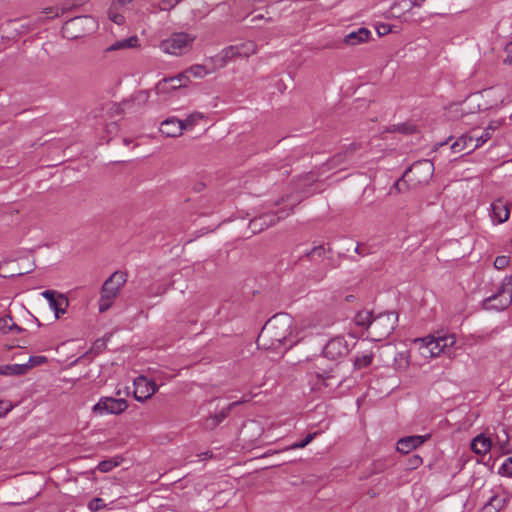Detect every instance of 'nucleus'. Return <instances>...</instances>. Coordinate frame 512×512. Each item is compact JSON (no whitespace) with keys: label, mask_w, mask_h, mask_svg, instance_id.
Masks as SVG:
<instances>
[{"label":"nucleus","mask_w":512,"mask_h":512,"mask_svg":"<svg viewBox=\"0 0 512 512\" xmlns=\"http://www.w3.org/2000/svg\"><path fill=\"white\" fill-rule=\"evenodd\" d=\"M119 6L112 3L111 7L108 10L109 19L117 25H122L125 22V17L118 12Z\"/></svg>","instance_id":"7c9ffc66"},{"label":"nucleus","mask_w":512,"mask_h":512,"mask_svg":"<svg viewBox=\"0 0 512 512\" xmlns=\"http://www.w3.org/2000/svg\"><path fill=\"white\" fill-rule=\"evenodd\" d=\"M46 361V358L43 357V356H32L29 358L28 362L27 363H32L33 364V367L36 366V365H39L41 364L42 362H45Z\"/></svg>","instance_id":"09e8293b"},{"label":"nucleus","mask_w":512,"mask_h":512,"mask_svg":"<svg viewBox=\"0 0 512 512\" xmlns=\"http://www.w3.org/2000/svg\"><path fill=\"white\" fill-rule=\"evenodd\" d=\"M491 217L494 221L501 224L508 220L510 215V207L507 201L497 199L491 204Z\"/></svg>","instance_id":"2eb2a0df"},{"label":"nucleus","mask_w":512,"mask_h":512,"mask_svg":"<svg viewBox=\"0 0 512 512\" xmlns=\"http://www.w3.org/2000/svg\"><path fill=\"white\" fill-rule=\"evenodd\" d=\"M503 505V499L493 496L490 501L483 507V512H498Z\"/></svg>","instance_id":"2f4dec72"},{"label":"nucleus","mask_w":512,"mask_h":512,"mask_svg":"<svg viewBox=\"0 0 512 512\" xmlns=\"http://www.w3.org/2000/svg\"><path fill=\"white\" fill-rule=\"evenodd\" d=\"M126 282L127 274L123 271H115L105 280L100 291L99 312L103 313L112 306Z\"/></svg>","instance_id":"20e7f679"},{"label":"nucleus","mask_w":512,"mask_h":512,"mask_svg":"<svg viewBox=\"0 0 512 512\" xmlns=\"http://www.w3.org/2000/svg\"><path fill=\"white\" fill-rule=\"evenodd\" d=\"M388 30L384 27V29H381V31H378V34H385Z\"/></svg>","instance_id":"680f3d73"},{"label":"nucleus","mask_w":512,"mask_h":512,"mask_svg":"<svg viewBox=\"0 0 512 512\" xmlns=\"http://www.w3.org/2000/svg\"><path fill=\"white\" fill-rule=\"evenodd\" d=\"M322 251H323V248L321 246L315 247V248L312 249V251L309 253V255L310 254H312V255H315V254L321 255Z\"/></svg>","instance_id":"6e6d98bb"},{"label":"nucleus","mask_w":512,"mask_h":512,"mask_svg":"<svg viewBox=\"0 0 512 512\" xmlns=\"http://www.w3.org/2000/svg\"><path fill=\"white\" fill-rule=\"evenodd\" d=\"M388 30L384 27V29H381V31H378V34H385Z\"/></svg>","instance_id":"052dcab7"},{"label":"nucleus","mask_w":512,"mask_h":512,"mask_svg":"<svg viewBox=\"0 0 512 512\" xmlns=\"http://www.w3.org/2000/svg\"><path fill=\"white\" fill-rule=\"evenodd\" d=\"M506 52L508 53L507 59L504 60V63H511L512 60V42H509L505 47Z\"/></svg>","instance_id":"8fccbe9b"},{"label":"nucleus","mask_w":512,"mask_h":512,"mask_svg":"<svg viewBox=\"0 0 512 512\" xmlns=\"http://www.w3.org/2000/svg\"><path fill=\"white\" fill-rule=\"evenodd\" d=\"M194 40L195 37L188 33H174L169 38L162 40L159 47L166 54L178 56L185 53Z\"/></svg>","instance_id":"0eeeda50"},{"label":"nucleus","mask_w":512,"mask_h":512,"mask_svg":"<svg viewBox=\"0 0 512 512\" xmlns=\"http://www.w3.org/2000/svg\"><path fill=\"white\" fill-rule=\"evenodd\" d=\"M408 188H411V186L407 184V181H404V175L393 185V189H395L397 193H401Z\"/></svg>","instance_id":"ea45409f"},{"label":"nucleus","mask_w":512,"mask_h":512,"mask_svg":"<svg viewBox=\"0 0 512 512\" xmlns=\"http://www.w3.org/2000/svg\"><path fill=\"white\" fill-rule=\"evenodd\" d=\"M17 329L21 331V328L13 323L12 317L6 316L0 319V331L6 333L9 330Z\"/></svg>","instance_id":"72a5a7b5"},{"label":"nucleus","mask_w":512,"mask_h":512,"mask_svg":"<svg viewBox=\"0 0 512 512\" xmlns=\"http://www.w3.org/2000/svg\"><path fill=\"white\" fill-rule=\"evenodd\" d=\"M237 53L241 58H247L251 55L256 54L257 44L254 41H245L235 45Z\"/></svg>","instance_id":"bb28decb"},{"label":"nucleus","mask_w":512,"mask_h":512,"mask_svg":"<svg viewBox=\"0 0 512 512\" xmlns=\"http://www.w3.org/2000/svg\"><path fill=\"white\" fill-rule=\"evenodd\" d=\"M87 27V30H93L95 27V23L91 17L88 16H81V17H75L73 19H70L67 21L63 27L64 32H70L75 31L78 28H85Z\"/></svg>","instance_id":"6ab92c4d"},{"label":"nucleus","mask_w":512,"mask_h":512,"mask_svg":"<svg viewBox=\"0 0 512 512\" xmlns=\"http://www.w3.org/2000/svg\"><path fill=\"white\" fill-rule=\"evenodd\" d=\"M261 19H264V15L259 14V15H255V16L251 19V21H252L253 23H255L257 20H261Z\"/></svg>","instance_id":"13d9d810"},{"label":"nucleus","mask_w":512,"mask_h":512,"mask_svg":"<svg viewBox=\"0 0 512 512\" xmlns=\"http://www.w3.org/2000/svg\"><path fill=\"white\" fill-rule=\"evenodd\" d=\"M215 69H216L215 67L213 69H207L206 66H204V65L196 64V65H193L190 68H188L185 71V73L188 76L191 75L195 78H203L206 75L212 73Z\"/></svg>","instance_id":"cd10ccee"},{"label":"nucleus","mask_w":512,"mask_h":512,"mask_svg":"<svg viewBox=\"0 0 512 512\" xmlns=\"http://www.w3.org/2000/svg\"><path fill=\"white\" fill-rule=\"evenodd\" d=\"M67 306L68 299L62 294H57L54 304L50 305V307L55 311L56 318H59L60 313L64 314L66 312Z\"/></svg>","instance_id":"c85d7f7f"},{"label":"nucleus","mask_w":512,"mask_h":512,"mask_svg":"<svg viewBox=\"0 0 512 512\" xmlns=\"http://www.w3.org/2000/svg\"><path fill=\"white\" fill-rule=\"evenodd\" d=\"M475 139L473 134L470 135H463L459 139H457L455 142H453L450 146V149L453 153H469L473 151L476 147H474Z\"/></svg>","instance_id":"a211bd4d"},{"label":"nucleus","mask_w":512,"mask_h":512,"mask_svg":"<svg viewBox=\"0 0 512 512\" xmlns=\"http://www.w3.org/2000/svg\"><path fill=\"white\" fill-rule=\"evenodd\" d=\"M355 252L362 256L367 254V252L360 245H357V247L355 248Z\"/></svg>","instance_id":"4d7b16f0"},{"label":"nucleus","mask_w":512,"mask_h":512,"mask_svg":"<svg viewBox=\"0 0 512 512\" xmlns=\"http://www.w3.org/2000/svg\"><path fill=\"white\" fill-rule=\"evenodd\" d=\"M69 37H71V38H78V37H80V35L76 34V33H72Z\"/></svg>","instance_id":"e2e57ef3"},{"label":"nucleus","mask_w":512,"mask_h":512,"mask_svg":"<svg viewBox=\"0 0 512 512\" xmlns=\"http://www.w3.org/2000/svg\"><path fill=\"white\" fill-rule=\"evenodd\" d=\"M512 303V275L504 278L497 294L488 297L485 305L488 308L504 310Z\"/></svg>","instance_id":"6e6552de"},{"label":"nucleus","mask_w":512,"mask_h":512,"mask_svg":"<svg viewBox=\"0 0 512 512\" xmlns=\"http://www.w3.org/2000/svg\"><path fill=\"white\" fill-rule=\"evenodd\" d=\"M429 436H406L398 440L397 442V450L400 453L408 454L412 450L416 449L420 445H422Z\"/></svg>","instance_id":"4468645a"},{"label":"nucleus","mask_w":512,"mask_h":512,"mask_svg":"<svg viewBox=\"0 0 512 512\" xmlns=\"http://www.w3.org/2000/svg\"><path fill=\"white\" fill-rule=\"evenodd\" d=\"M422 458L418 455H413L412 457L409 458L408 460V469H416L418 468L421 464H422Z\"/></svg>","instance_id":"a19ab883"},{"label":"nucleus","mask_w":512,"mask_h":512,"mask_svg":"<svg viewBox=\"0 0 512 512\" xmlns=\"http://www.w3.org/2000/svg\"><path fill=\"white\" fill-rule=\"evenodd\" d=\"M293 319L286 313L272 316L263 326L257 344L264 349H278L287 345L288 348L300 341L302 336L298 329L293 330Z\"/></svg>","instance_id":"f257e3e1"},{"label":"nucleus","mask_w":512,"mask_h":512,"mask_svg":"<svg viewBox=\"0 0 512 512\" xmlns=\"http://www.w3.org/2000/svg\"><path fill=\"white\" fill-rule=\"evenodd\" d=\"M118 465H119V461H117V460H114V459L103 460L98 464V470L103 473H107V472L111 471L114 467H117Z\"/></svg>","instance_id":"f704fd0d"},{"label":"nucleus","mask_w":512,"mask_h":512,"mask_svg":"<svg viewBox=\"0 0 512 512\" xmlns=\"http://www.w3.org/2000/svg\"><path fill=\"white\" fill-rule=\"evenodd\" d=\"M317 435L316 432L314 433H309L302 441L300 442H296L294 444H292L291 446H289L287 448L288 449H300V448H304L305 446H307L314 438L315 436Z\"/></svg>","instance_id":"4c0bfd02"},{"label":"nucleus","mask_w":512,"mask_h":512,"mask_svg":"<svg viewBox=\"0 0 512 512\" xmlns=\"http://www.w3.org/2000/svg\"><path fill=\"white\" fill-rule=\"evenodd\" d=\"M249 399L246 397H243L241 400L230 403L227 407L222 409L220 412L210 415L205 420V428L206 429H214L218 424H220L231 412V410L236 407L237 405L243 404L248 402Z\"/></svg>","instance_id":"ddd939ff"},{"label":"nucleus","mask_w":512,"mask_h":512,"mask_svg":"<svg viewBox=\"0 0 512 512\" xmlns=\"http://www.w3.org/2000/svg\"><path fill=\"white\" fill-rule=\"evenodd\" d=\"M104 506L103 500L101 498H94L88 504V508L91 511H98Z\"/></svg>","instance_id":"79ce46f5"},{"label":"nucleus","mask_w":512,"mask_h":512,"mask_svg":"<svg viewBox=\"0 0 512 512\" xmlns=\"http://www.w3.org/2000/svg\"><path fill=\"white\" fill-rule=\"evenodd\" d=\"M204 118L202 113L194 112L190 114L185 120H181V124L183 126V131L186 129H191L196 124L199 123L200 120Z\"/></svg>","instance_id":"c756f323"},{"label":"nucleus","mask_w":512,"mask_h":512,"mask_svg":"<svg viewBox=\"0 0 512 512\" xmlns=\"http://www.w3.org/2000/svg\"><path fill=\"white\" fill-rule=\"evenodd\" d=\"M358 144L352 143L345 148V150L339 152L329 161L331 167H338L343 164L346 160L352 157V155L358 150Z\"/></svg>","instance_id":"4be33fe9"},{"label":"nucleus","mask_w":512,"mask_h":512,"mask_svg":"<svg viewBox=\"0 0 512 512\" xmlns=\"http://www.w3.org/2000/svg\"><path fill=\"white\" fill-rule=\"evenodd\" d=\"M287 215L288 213L282 216H277L273 213L263 214L257 218L252 219L249 223V228L253 234L260 233L264 229L276 224L281 218H284Z\"/></svg>","instance_id":"f8f14e48"},{"label":"nucleus","mask_w":512,"mask_h":512,"mask_svg":"<svg viewBox=\"0 0 512 512\" xmlns=\"http://www.w3.org/2000/svg\"><path fill=\"white\" fill-rule=\"evenodd\" d=\"M235 45L224 48L219 54L211 58L215 68H223L229 61L238 58Z\"/></svg>","instance_id":"f3484780"},{"label":"nucleus","mask_w":512,"mask_h":512,"mask_svg":"<svg viewBox=\"0 0 512 512\" xmlns=\"http://www.w3.org/2000/svg\"><path fill=\"white\" fill-rule=\"evenodd\" d=\"M139 46V39L137 36H131L127 39L118 40L105 49V52H112L122 49L135 48Z\"/></svg>","instance_id":"393cba45"},{"label":"nucleus","mask_w":512,"mask_h":512,"mask_svg":"<svg viewBox=\"0 0 512 512\" xmlns=\"http://www.w3.org/2000/svg\"><path fill=\"white\" fill-rule=\"evenodd\" d=\"M373 318H374V316H373L372 311L362 310V311H359L355 315L354 323L358 327L365 328L369 332V330L371 328L370 323H372Z\"/></svg>","instance_id":"a878e982"},{"label":"nucleus","mask_w":512,"mask_h":512,"mask_svg":"<svg viewBox=\"0 0 512 512\" xmlns=\"http://www.w3.org/2000/svg\"><path fill=\"white\" fill-rule=\"evenodd\" d=\"M396 321L397 316L392 312L374 316L369 330L371 340L382 341L388 337L395 329Z\"/></svg>","instance_id":"423d86ee"},{"label":"nucleus","mask_w":512,"mask_h":512,"mask_svg":"<svg viewBox=\"0 0 512 512\" xmlns=\"http://www.w3.org/2000/svg\"><path fill=\"white\" fill-rule=\"evenodd\" d=\"M148 98H149L148 91L142 90V91L135 93L132 96L131 100L124 101L123 105L129 106L130 102H132V101H137L138 103H145V102H147Z\"/></svg>","instance_id":"c9c22d12"},{"label":"nucleus","mask_w":512,"mask_h":512,"mask_svg":"<svg viewBox=\"0 0 512 512\" xmlns=\"http://www.w3.org/2000/svg\"><path fill=\"white\" fill-rule=\"evenodd\" d=\"M158 390L155 382L144 376H139L134 380V398L139 402H144L153 396Z\"/></svg>","instance_id":"9d476101"},{"label":"nucleus","mask_w":512,"mask_h":512,"mask_svg":"<svg viewBox=\"0 0 512 512\" xmlns=\"http://www.w3.org/2000/svg\"><path fill=\"white\" fill-rule=\"evenodd\" d=\"M177 0H162L160 2V10H171L177 5Z\"/></svg>","instance_id":"37998d69"},{"label":"nucleus","mask_w":512,"mask_h":512,"mask_svg":"<svg viewBox=\"0 0 512 512\" xmlns=\"http://www.w3.org/2000/svg\"><path fill=\"white\" fill-rule=\"evenodd\" d=\"M498 122H491L482 134H478L477 130H473L472 134L475 139L474 147H480L489 139H491L494 131L498 128Z\"/></svg>","instance_id":"b1692460"},{"label":"nucleus","mask_w":512,"mask_h":512,"mask_svg":"<svg viewBox=\"0 0 512 512\" xmlns=\"http://www.w3.org/2000/svg\"><path fill=\"white\" fill-rule=\"evenodd\" d=\"M33 367L32 363L24 364H8L0 366V375L4 376H20L27 373Z\"/></svg>","instance_id":"412c9836"},{"label":"nucleus","mask_w":512,"mask_h":512,"mask_svg":"<svg viewBox=\"0 0 512 512\" xmlns=\"http://www.w3.org/2000/svg\"><path fill=\"white\" fill-rule=\"evenodd\" d=\"M133 0H117L116 2H113L114 4L118 5L119 7L125 6L129 3H131Z\"/></svg>","instance_id":"5fc2aeb1"},{"label":"nucleus","mask_w":512,"mask_h":512,"mask_svg":"<svg viewBox=\"0 0 512 512\" xmlns=\"http://www.w3.org/2000/svg\"><path fill=\"white\" fill-rule=\"evenodd\" d=\"M371 32L366 28H359L357 31L350 32L347 34L343 42L349 46H355L369 40Z\"/></svg>","instance_id":"aec40b11"},{"label":"nucleus","mask_w":512,"mask_h":512,"mask_svg":"<svg viewBox=\"0 0 512 512\" xmlns=\"http://www.w3.org/2000/svg\"><path fill=\"white\" fill-rule=\"evenodd\" d=\"M471 449L479 455H484L491 449V440L490 438L484 436L483 434L476 436L471 442Z\"/></svg>","instance_id":"5701e85b"},{"label":"nucleus","mask_w":512,"mask_h":512,"mask_svg":"<svg viewBox=\"0 0 512 512\" xmlns=\"http://www.w3.org/2000/svg\"><path fill=\"white\" fill-rule=\"evenodd\" d=\"M160 131L167 137H178L183 133L181 120L175 117L168 118L161 123Z\"/></svg>","instance_id":"dca6fc26"},{"label":"nucleus","mask_w":512,"mask_h":512,"mask_svg":"<svg viewBox=\"0 0 512 512\" xmlns=\"http://www.w3.org/2000/svg\"><path fill=\"white\" fill-rule=\"evenodd\" d=\"M198 457H199V460H204V459H207V458H211L212 457V453L210 451H207V452L198 454Z\"/></svg>","instance_id":"864d4df0"},{"label":"nucleus","mask_w":512,"mask_h":512,"mask_svg":"<svg viewBox=\"0 0 512 512\" xmlns=\"http://www.w3.org/2000/svg\"><path fill=\"white\" fill-rule=\"evenodd\" d=\"M7 25L10 26L13 30H15L19 34L22 32L21 29H24V25L20 24V20H17V19L9 20L7 22Z\"/></svg>","instance_id":"49530a36"},{"label":"nucleus","mask_w":512,"mask_h":512,"mask_svg":"<svg viewBox=\"0 0 512 512\" xmlns=\"http://www.w3.org/2000/svg\"><path fill=\"white\" fill-rule=\"evenodd\" d=\"M415 343L419 344V350L424 357H438L441 354L450 355V350L456 343L454 334L428 335L424 338L415 339Z\"/></svg>","instance_id":"7ed1b4c3"},{"label":"nucleus","mask_w":512,"mask_h":512,"mask_svg":"<svg viewBox=\"0 0 512 512\" xmlns=\"http://www.w3.org/2000/svg\"><path fill=\"white\" fill-rule=\"evenodd\" d=\"M354 299H355V296H354V295H348V296H346V298H345V300H346L347 302H353V301H354Z\"/></svg>","instance_id":"bf43d9fd"},{"label":"nucleus","mask_w":512,"mask_h":512,"mask_svg":"<svg viewBox=\"0 0 512 512\" xmlns=\"http://www.w3.org/2000/svg\"><path fill=\"white\" fill-rule=\"evenodd\" d=\"M372 359H373L372 352L363 353L362 355H359L356 357L354 365L356 368L361 369V368L369 366L372 363Z\"/></svg>","instance_id":"473e14b6"},{"label":"nucleus","mask_w":512,"mask_h":512,"mask_svg":"<svg viewBox=\"0 0 512 512\" xmlns=\"http://www.w3.org/2000/svg\"><path fill=\"white\" fill-rule=\"evenodd\" d=\"M162 293H165V289L161 290V291H158L157 294L160 295Z\"/></svg>","instance_id":"0e129e2a"},{"label":"nucleus","mask_w":512,"mask_h":512,"mask_svg":"<svg viewBox=\"0 0 512 512\" xmlns=\"http://www.w3.org/2000/svg\"><path fill=\"white\" fill-rule=\"evenodd\" d=\"M189 81V76L183 72L177 76L165 78L156 85L157 93H166L171 90H176L185 87Z\"/></svg>","instance_id":"9b49d317"},{"label":"nucleus","mask_w":512,"mask_h":512,"mask_svg":"<svg viewBox=\"0 0 512 512\" xmlns=\"http://www.w3.org/2000/svg\"><path fill=\"white\" fill-rule=\"evenodd\" d=\"M42 13L47 14V15L52 14L50 16V18H55V17H58L61 13H63V10H60L57 7H47L45 9H43Z\"/></svg>","instance_id":"a18cd8bd"},{"label":"nucleus","mask_w":512,"mask_h":512,"mask_svg":"<svg viewBox=\"0 0 512 512\" xmlns=\"http://www.w3.org/2000/svg\"><path fill=\"white\" fill-rule=\"evenodd\" d=\"M128 408V403L123 398L101 397L93 406L92 411L97 415L121 414Z\"/></svg>","instance_id":"1a4fd4ad"},{"label":"nucleus","mask_w":512,"mask_h":512,"mask_svg":"<svg viewBox=\"0 0 512 512\" xmlns=\"http://www.w3.org/2000/svg\"><path fill=\"white\" fill-rule=\"evenodd\" d=\"M391 131H398L401 133L409 134L414 131V128L407 124L396 125Z\"/></svg>","instance_id":"c03bdc74"},{"label":"nucleus","mask_w":512,"mask_h":512,"mask_svg":"<svg viewBox=\"0 0 512 512\" xmlns=\"http://www.w3.org/2000/svg\"><path fill=\"white\" fill-rule=\"evenodd\" d=\"M350 351L348 342L342 336L330 339L323 349V356H318L314 360V373L317 378L322 379L326 386H330L328 381L336 378L333 374L341 359L348 355Z\"/></svg>","instance_id":"f03ea898"},{"label":"nucleus","mask_w":512,"mask_h":512,"mask_svg":"<svg viewBox=\"0 0 512 512\" xmlns=\"http://www.w3.org/2000/svg\"><path fill=\"white\" fill-rule=\"evenodd\" d=\"M266 21L267 22H272L273 20H272V18H267Z\"/></svg>","instance_id":"69168bd1"},{"label":"nucleus","mask_w":512,"mask_h":512,"mask_svg":"<svg viewBox=\"0 0 512 512\" xmlns=\"http://www.w3.org/2000/svg\"><path fill=\"white\" fill-rule=\"evenodd\" d=\"M434 173V164L431 160L423 159L414 162L404 173V181L411 188L427 184Z\"/></svg>","instance_id":"39448f33"},{"label":"nucleus","mask_w":512,"mask_h":512,"mask_svg":"<svg viewBox=\"0 0 512 512\" xmlns=\"http://www.w3.org/2000/svg\"><path fill=\"white\" fill-rule=\"evenodd\" d=\"M498 473L502 476H512V457L507 458L499 467Z\"/></svg>","instance_id":"e433bc0d"},{"label":"nucleus","mask_w":512,"mask_h":512,"mask_svg":"<svg viewBox=\"0 0 512 512\" xmlns=\"http://www.w3.org/2000/svg\"><path fill=\"white\" fill-rule=\"evenodd\" d=\"M509 262H510L509 257L504 256V255L498 256L495 258L494 267L498 270H502L508 266Z\"/></svg>","instance_id":"58836bf2"},{"label":"nucleus","mask_w":512,"mask_h":512,"mask_svg":"<svg viewBox=\"0 0 512 512\" xmlns=\"http://www.w3.org/2000/svg\"><path fill=\"white\" fill-rule=\"evenodd\" d=\"M56 292L53 290H45L42 292V296L49 301V305L54 304V300L56 299Z\"/></svg>","instance_id":"de8ad7c7"},{"label":"nucleus","mask_w":512,"mask_h":512,"mask_svg":"<svg viewBox=\"0 0 512 512\" xmlns=\"http://www.w3.org/2000/svg\"><path fill=\"white\" fill-rule=\"evenodd\" d=\"M410 1V7L409 9H411L412 7H420L421 4L425 1V0H409Z\"/></svg>","instance_id":"603ef678"},{"label":"nucleus","mask_w":512,"mask_h":512,"mask_svg":"<svg viewBox=\"0 0 512 512\" xmlns=\"http://www.w3.org/2000/svg\"><path fill=\"white\" fill-rule=\"evenodd\" d=\"M0 408L4 410V412H0V416L5 415L7 412H9L12 409V405L10 403H5L3 401H0Z\"/></svg>","instance_id":"3c124183"}]
</instances>
